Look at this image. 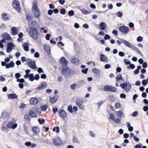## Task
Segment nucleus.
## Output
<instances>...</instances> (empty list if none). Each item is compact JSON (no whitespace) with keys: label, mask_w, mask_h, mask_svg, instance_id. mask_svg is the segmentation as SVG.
I'll use <instances>...</instances> for the list:
<instances>
[{"label":"nucleus","mask_w":148,"mask_h":148,"mask_svg":"<svg viewBox=\"0 0 148 148\" xmlns=\"http://www.w3.org/2000/svg\"><path fill=\"white\" fill-rule=\"evenodd\" d=\"M67 65H62V71H61L62 75L65 76L67 78L69 77L71 75L72 70Z\"/></svg>","instance_id":"f257e3e1"},{"label":"nucleus","mask_w":148,"mask_h":148,"mask_svg":"<svg viewBox=\"0 0 148 148\" xmlns=\"http://www.w3.org/2000/svg\"><path fill=\"white\" fill-rule=\"evenodd\" d=\"M38 30L34 28H30L29 31V36L37 42H38L37 40L38 39Z\"/></svg>","instance_id":"f03ea898"},{"label":"nucleus","mask_w":148,"mask_h":148,"mask_svg":"<svg viewBox=\"0 0 148 148\" xmlns=\"http://www.w3.org/2000/svg\"><path fill=\"white\" fill-rule=\"evenodd\" d=\"M32 10L34 16L36 18L40 16V11L38 9L36 4H34L32 8Z\"/></svg>","instance_id":"7ed1b4c3"},{"label":"nucleus","mask_w":148,"mask_h":148,"mask_svg":"<svg viewBox=\"0 0 148 148\" xmlns=\"http://www.w3.org/2000/svg\"><path fill=\"white\" fill-rule=\"evenodd\" d=\"M122 89H124L126 92H128L131 89L132 86L130 83L125 82L121 83L119 85Z\"/></svg>","instance_id":"20e7f679"},{"label":"nucleus","mask_w":148,"mask_h":148,"mask_svg":"<svg viewBox=\"0 0 148 148\" xmlns=\"http://www.w3.org/2000/svg\"><path fill=\"white\" fill-rule=\"evenodd\" d=\"M13 7L15 9L16 11L18 12L21 11V8L19 2L16 1H14L12 3Z\"/></svg>","instance_id":"39448f33"},{"label":"nucleus","mask_w":148,"mask_h":148,"mask_svg":"<svg viewBox=\"0 0 148 148\" xmlns=\"http://www.w3.org/2000/svg\"><path fill=\"white\" fill-rule=\"evenodd\" d=\"M54 145L56 146H60L62 143V141L61 139L59 137H57L56 139H52Z\"/></svg>","instance_id":"423d86ee"},{"label":"nucleus","mask_w":148,"mask_h":148,"mask_svg":"<svg viewBox=\"0 0 148 148\" xmlns=\"http://www.w3.org/2000/svg\"><path fill=\"white\" fill-rule=\"evenodd\" d=\"M119 39L121 41L122 43L124 44L125 46L130 48L132 49L134 46V45L132 44L128 41L124 39L119 38Z\"/></svg>","instance_id":"0eeeda50"},{"label":"nucleus","mask_w":148,"mask_h":148,"mask_svg":"<svg viewBox=\"0 0 148 148\" xmlns=\"http://www.w3.org/2000/svg\"><path fill=\"white\" fill-rule=\"evenodd\" d=\"M92 72L95 74V76L97 78H99L101 76V72L100 71L96 68H94L92 69Z\"/></svg>","instance_id":"6e6552de"},{"label":"nucleus","mask_w":148,"mask_h":148,"mask_svg":"<svg viewBox=\"0 0 148 148\" xmlns=\"http://www.w3.org/2000/svg\"><path fill=\"white\" fill-rule=\"evenodd\" d=\"M58 112L59 114V116L62 119H64L67 116V114L66 112L63 109H60L58 111Z\"/></svg>","instance_id":"1a4fd4ad"},{"label":"nucleus","mask_w":148,"mask_h":148,"mask_svg":"<svg viewBox=\"0 0 148 148\" xmlns=\"http://www.w3.org/2000/svg\"><path fill=\"white\" fill-rule=\"evenodd\" d=\"M119 29L120 31L125 34L127 33L129 30V28L125 25L119 27Z\"/></svg>","instance_id":"9d476101"},{"label":"nucleus","mask_w":148,"mask_h":148,"mask_svg":"<svg viewBox=\"0 0 148 148\" xmlns=\"http://www.w3.org/2000/svg\"><path fill=\"white\" fill-rule=\"evenodd\" d=\"M47 86V84L46 82H42L36 88V89L38 90L44 89L46 88Z\"/></svg>","instance_id":"9b49d317"},{"label":"nucleus","mask_w":148,"mask_h":148,"mask_svg":"<svg viewBox=\"0 0 148 148\" xmlns=\"http://www.w3.org/2000/svg\"><path fill=\"white\" fill-rule=\"evenodd\" d=\"M6 126L9 128H12L13 130L15 129L17 126V124L16 123H13V121H11L7 124Z\"/></svg>","instance_id":"f8f14e48"},{"label":"nucleus","mask_w":148,"mask_h":148,"mask_svg":"<svg viewBox=\"0 0 148 148\" xmlns=\"http://www.w3.org/2000/svg\"><path fill=\"white\" fill-rule=\"evenodd\" d=\"M31 24L32 27L30 28H34L35 29L38 30L40 27V25L38 23L35 21H32Z\"/></svg>","instance_id":"ddd939ff"},{"label":"nucleus","mask_w":148,"mask_h":148,"mask_svg":"<svg viewBox=\"0 0 148 148\" xmlns=\"http://www.w3.org/2000/svg\"><path fill=\"white\" fill-rule=\"evenodd\" d=\"M100 60L104 62L107 63L108 61V58L103 54H101L100 56Z\"/></svg>","instance_id":"4468645a"},{"label":"nucleus","mask_w":148,"mask_h":148,"mask_svg":"<svg viewBox=\"0 0 148 148\" xmlns=\"http://www.w3.org/2000/svg\"><path fill=\"white\" fill-rule=\"evenodd\" d=\"M58 97L57 95H55L54 97H50V102L52 103H55L58 100Z\"/></svg>","instance_id":"2eb2a0df"},{"label":"nucleus","mask_w":148,"mask_h":148,"mask_svg":"<svg viewBox=\"0 0 148 148\" xmlns=\"http://www.w3.org/2000/svg\"><path fill=\"white\" fill-rule=\"evenodd\" d=\"M30 103L33 105H36L37 104L38 102V99L36 98H32L30 100Z\"/></svg>","instance_id":"dca6fc26"},{"label":"nucleus","mask_w":148,"mask_h":148,"mask_svg":"<svg viewBox=\"0 0 148 148\" xmlns=\"http://www.w3.org/2000/svg\"><path fill=\"white\" fill-rule=\"evenodd\" d=\"M84 103L83 99L81 97H78L77 99V100L75 102L77 106H79V105H81Z\"/></svg>","instance_id":"f3484780"},{"label":"nucleus","mask_w":148,"mask_h":148,"mask_svg":"<svg viewBox=\"0 0 148 148\" xmlns=\"http://www.w3.org/2000/svg\"><path fill=\"white\" fill-rule=\"evenodd\" d=\"M17 98V96L14 93H10L8 95V98L9 99H15Z\"/></svg>","instance_id":"a211bd4d"},{"label":"nucleus","mask_w":148,"mask_h":148,"mask_svg":"<svg viewBox=\"0 0 148 148\" xmlns=\"http://www.w3.org/2000/svg\"><path fill=\"white\" fill-rule=\"evenodd\" d=\"M32 129L34 133L36 134H38L40 132V129L38 126L33 127Z\"/></svg>","instance_id":"6ab92c4d"},{"label":"nucleus","mask_w":148,"mask_h":148,"mask_svg":"<svg viewBox=\"0 0 148 148\" xmlns=\"http://www.w3.org/2000/svg\"><path fill=\"white\" fill-rule=\"evenodd\" d=\"M43 47L44 50L45 52L48 53L49 54L50 53V46L48 45H43Z\"/></svg>","instance_id":"aec40b11"},{"label":"nucleus","mask_w":148,"mask_h":148,"mask_svg":"<svg viewBox=\"0 0 148 148\" xmlns=\"http://www.w3.org/2000/svg\"><path fill=\"white\" fill-rule=\"evenodd\" d=\"M60 62L61 64H63V65H67L68 62L66 60V58L64 57H62L60 60Z\"/></svg>","instance_id":"412c9836"},{"label":"nucleus","mask_w":148,"mask_h":148,"mask_svg":"<svg viewBox=\"0 0 148 148\" xmlns=\"http://www.w3.org/2000/svg\"><path fill=\"white\" fill-rule=\"evenodd\" d=\"M22 46L25 51H29V45L28 43L25 42L24 43L22 44Z\"/></svg>","instance_id":"4be33fe9"},{"label":"nucleus","mask_w":148,"mask_h":148,"mask_svg":"<svg viewBox=\"0 0 148 148\" xmlns=\"http://www.w3.org/2000/svg\"><path fill=\"white\" fill-rule=\"evenodd\" d=\"M85 83V82L83 80H82L78 81L77 82V84L78 87L79 88L82 86Z\"/></svg>","instance_id":"5701e85b"},{"label":"nucleus","mask_w":148,"mask_h":148,"mask_svg":"<svg viewBox=\"0 0 148 148\" xmlns=\"http://www.w3.org/2000/svg\"><path fill=\"white\" fill-rule=\"evenodd\" d=\"M8 116V113L5 110H3L2 113L1 118L3 119L6 118Z\"/></svg>","instance_id":"b1692460"},{"label":"nucleus","mask_w":148,"mask_h":148,"mask_svg":"<svg viewBox=\"0 0 148 148\" xmlns=\"http://www.w3.org/2000/svg\"><path fill=\"white\" fill-rule=\"evenodd\" d=\"M100 29L102 30H104L106 29V24L104 22L100 23L99 24Z\"/></svg>","instance_id":"393cba45"},{"label":"nucleus","mask_w":148,"mask_h":148,"mask_svg":"<svg viewBox=\"0 0 148 148\" xmlns=\"http://www.w3.org/2000/svg\"><path fill=\"white\" fill-rule=\"evenodd\" d=\"M71 62L74 64H79V61L78 59L76 58H73L71 60Z\"/></svg>","instance_id":"a878e982"},{"label":"nucleus","mask_w":148,"mask_h":148,"mask_svg":"<svg viewBox=\"0 0 148 148\" xmlns=\"http://www.w3.org/2000/svg\"><path fill=\"white\" fill-rule=\"evenodd\" d=\"M7 14L5 13H3L1 14V17L2 19L5 21H7L8 20L9 18L8 17H5L7 16Z\"/></svg>","instance_id":"bb28decb"},{"label":"nucleus","mask_w":148,"mask_h":148,"mask_svg":"<svg viewBox=\"0 0 148 148\" xmlns=\"http://www.w3.org/2000/svg\"><path fill=\"white\" fill-rule=\"evenodd\" d=\"M23 35V34L22 32H20L18 34L19 38L17 39V41L19 42H20L23 40V39L22 38Z\"/></svg>","instance_id":"cd10ccee"},{"label":"nucleus","mask_w":148,"mask_h":148,"mask_svg":"<svg viewBox=\"0 0 148 148\" xmlns=\"http://www.w3.org/2000/svg\"><path fill=\"white\" fill-rule=\"evenodd\" d=\"M48 107L47 104H44L43 105H41L40 106V108L41 111H46Z\"/></svg>","instance_id":"c85d7f7f"},{"label":"nucleus","mask_w":148,"mask_h":148,"mask_svg":"<svg viewBox=\"0 0 148 148\" xmlns=\"http://www.w3.org/2000/svg\"><path fill=\"white\" fill-rule=\"evenodd\" d=\"M3 38H5L7 40H10L11 38L9 34L7 33H4L3 35Z\"/></svg>","instance_id":"c756f323"},{"label":"nucleus","mask_w":148,"mask_h":148,"mask_svg":"<svg viewBox=\"0 0 148 148\" xmlns=\"http://www.w3.org/2000/svg\"><path fill=\"white\" fill-rule=\"evenodd\" d=\"M11 30L12 31V35H13L14 36L17 34V30L16 27H12L11 28Z\"/></svg>","instance_id":"7c9ffc66"},{"label":"nucleus","mask_w":148,"mask_h":148,"mask_svg":"<svg viewBox=\"0 0 148 148\" xmlns=\"http://www.w3.org/2000/svg\"><path fill=\"white\" fill-rule=\"evenodd\" d=\"M29 114L30 116L33 118L36 117L37 115L33 111H30L29 112Z\"/></svg>","instance_id":"2f4dec72"},{"label":"nucleus","mask_w":148,"mask_h":148,"mask_svg":"<svg viewBox=\"0 0 148 148\" xmlns=\"http://www.w3.org/2000/svg\"><path fill=\"white\" fill-rule=\"evenodd\" d=\"M81 12L83 14H87L90 13L91 12H89L88 10H87L85 8H83L82 9H80Z\"/></svg>","instance_id":"473e14b6"},{"label":"nucleus","mask_w":148,"mask_h":148,"mask_svg":"<svg viewBox=\"0 0 148 148\" xmlns=\"http://www.w3.org/2000/svg\"><path fill=\"white\" fill-rule=\"evenodd\" d=\"M132 49L134 51H136L137 53L139 54L140 55L142 54V53L134 45Z\"/></svg>","instance_id":"72a5a7b5"},{"label":"nucleus","mask_w":148,"mask_h":148,"mask_svg":"<svg viewBox=\"0 0 148 148\" xmlns=\"http://www.w3.org/2000/svg\"><path fill=\"white\" fill-rule=\"evenodd\" d=\"M110 85H106L103 87V90L104 91L109 92Z\"/></svg>","instance_id":"f704fd0d"},{"label":"nucleus","mask_w":148,"mask_h":148,"mask_svg":"<svg viewBox=\"0 0 148 148\" xmlns=\"http://www.w3.org/2000/svg\"><path fill=\"white\" fill-rule=\"evenodd\" d=\"M28 62L27 63V65H36V63L34 61L31 60V59H29L28 60Z\"/></svg>","instance_id":"c9c22d12"},{"label":"nucleus","mask_w":148,"mask_h":148,"mask_svg":"<svg viewBox=\"0 0 148 148\" xmlns=\"http://www.w3.org/2000/svg\"><path fill=\"white\" fill-rule=\"evenodd\" d=\"M116 90V88L115 87L110 85L109 92H115Z\"/></svg>","instance_id":"e433bc0d"},{"label":"nucleus","mask_w":148,"mask_h":148,"mask_svg":"<svg viewBox=\"0 0 148 148\" xmlns=\"http://www.w3.org/2000/svg\"><path fill=\"white\" fill-rule=\"evenodd\" d=\"M34 77L33 73L29 74V80L31 82H33L34 80Z\"/></svg>","instance_id":"4c0bfd02"},{"label":"nucleus","mask_w":148,"mask_h":148,"mask_svg":"<svg viewBox=\"0 0 148 148\" xmlns=\"http://www.w3.org/2000/svg\"><path fill=\"white\" fill-rule=\"evenodd\" d=\"M26 18L27 21H30L34 18V17L32 16H30L29 14H26Z\"/></svg>","instance_id":"58836bf2"},{"label":"nucleus","mask_w":148,"mask_h":148,"mask_svg":"<svg viewBox=\"0 0 148 148\" xmlns=\"http://www.w3.org/2000/svg\"><path fill=\"white\" fill-rule=\"evenodd\" d=\"M117 113V117L118 118H121L123 115V112L121 110L116 112Z\"/></svg>","instance_id":"ea45409f"},{"label":"nucleus","mask_w":148,"mask_h":148,"mask_svg":"<svg viewBox=\"0 0 148 148\" xmlns=\"http://www.w3.org/2000/svg\"><path fill=\"white\" fill-rule=\"evenodd\" d=\"M68 110L71 113H73V108H72L71 105H70L68 106Z\"/></svg>","instance_id":"a19ab883"},{"label":"nucleus","mask_w":148,"mask_h":148,"mask_svg":"<svg viewBox=\"0 0 148 148\" xmlns=\"http://www.w3.org/2000/svg\"><path fill=\"white\" fill-rule=\"evenodd\" d=\"M53 132L56 131V132L57 133H58L60 132V129L58 126L55 127L53 128Z\"/></svg>","instance_id":"79ce46f5"},{"label":"nucleus","mask_w":148,"mask_h":148,"mask_svg":"<svg viewBox=\"0 0 148 148\" xmlns=\"http://www.w3.org/2000/svg\"><path fill=\"white\" fill-rule=\"evenodd\" d=\"M123 78L122 75L119 74L116 77V80L117 81H119L121 80H122Z\"/></svg>","instance_id":"37998d69"},{"label":"nucleus","mask_w":148,"mask_h":148,"mask_svg":"<svg viewBox=\"0 0 148 148\" xmlns=\"http://www.w3.org/2000/svg\"><path fill=\"white\" fill-rule=\"evenodd\" d=\"M73 140L74 143H76L79 144L80 142L77 139L76 136H73Z\"/></svg>","instance_id":"c03bdc74"},{"label":"nucleus","mask_w":148,"mask_h":148,"mask_svg":"<svg viewBox=\"0 0 148 148\" xmlns=\"http://www.w3.org/2000/svg\"><path fill=\"white\" fill-rule=\"evenodd\" d=\"M124 62L126 65H134L133 64H131L130 61L127 60L126 59L124 60Z\"/></svg>","instance_id":"a18cd8bd"},{"label":"nucleus","mask_w":148,"mask_h":148,"mask_svg":"<svg viewBox=\"0 0 148 148\" xmlns=\"http://www.w3.org/2000/svg\"><path fill=\"white\" fill-rule=\"evenodd\" d=\"M77 86V84L74 83L71 85L70 88L71 89L74 90L76 88V86Z\"/></svg>","instance_id":"49530a36"},{"label":"nucleus","mask_w":148,"mask_h":148,"mask_svg":"<svg viewBox=\"0 0 148 148\" xmlns=\"http://www.w3.org/2000/svg\"><path fill=\"white\" fill-rule=\"evenodd\" d=\"M109 118L110 120H112L113 121L115 119V116L113 113H111L109 115Z\"/></svg>","instance_id":"de8ad7c7"},{"label":"nucleus","mask_w":148,"mask_h":148,"mask_svg":"<svg viewBox=\"0 0 148 148\" xmlns=\"http://www.w3.org/2000/svg\"><path fill=\"white\" fill-rule=\"evenodd\" d=\"M25 80L23 78L18 79H16L17 82L20 83H23L24 82H25Z\"/></svg>","instance_id":"09e8293b"},{"label":"nucleus","mask_w":148,"mask_h":148,"mask_svg":"<svg viewBox=\"0 0 148 148\" xmlns=\"http://www.w3.org/2000/svg\"><path fill=\"white\" fill-rule=\"evenodd\" d=\"M60 12L61 14L64 15L66 14V11L64 8H62L60 10Z\"/></svg>","instance_id":"8fccbe9b"},{"label":"nucleus","mask_w":148,"mask_h":148,"mask_svg":"<svg viewBox=\"0 0 148 148\" xmlns=\"http://www.w3.org/2000/svg\"><path fill=\"white\" fill-rule=\"evenodd\" d=\"M38 121L40 124H42L45 123V120L44 119H39L38 120Z\"/></svg>","instance_id":"3c124183"},{"label":"nucleus","mask_w":148,"mask_h":148,"mask_svg":"<svg viewBox=\"0 0 148 148\" xmlns=\"http://www.w3.org/2000/svg\"><path fill=\"white\" fill-rule=\"evenodd\" d=\"M117 17L121 18L123 16V13L121 11H119L117 13Z\"/></svg>","instance_id":"603ef678"},{"label":"nucleus","mask_w":148,"mask_h":148,"mask_svg":"<svg viewBox=\"0 0 148 148\" xmlns=\"http://www.w3.org/2000/svg\"><path fill=\"white\" fill-rule=\"evenodd\" d=\"M74 12L73 10H71L68 12V15L70 16H72L74 15Z\"/></svg>","instance_id":"864d4df0"},{"label":"nucleus","mask_w":148,"mask_h":148,"mask_svg":"<svg viewBox=\"0 0 148 148\" xmlns=\"http://www.w3.org/2000/svg\"><path fill=\"white\" fill-rule=\"evenodd\" d=\"M88 70V68H86L85 69H82V72L84 74H86L87 73Z\"/></svg>","instance_id":"5fc2aeb1"},{"label":"nucleus","mask_w":148,"mask_h":148,"mask_svg":"<svg viewBox=\"0 0 148 148\" xmlns=\"http://www.w3.org/2000/svg\"><path fill=\"white\" fill-rule=\"evenodd\" d=\"M25 119L26 120L30 121L31 118L30 116L27 114L25 115Z\"/></svg>","instance_id":"6e6d98bb"},{"label":"nucleus","mask_w":148,"mask_h":148,"mask_svg":"<svg viewBox=\"0 0 148 148\" xmlns=\"http://www.w3.org/2000/svg\"><path fill=\"white\" fill-rule=\"evenodd\" d=\"M138 114V111H136L133 112L132 114V115L133 117H136L137 116V114Z\"/></svg>","instance_id":"4d7b16f0"},{"label":"nucleus","mask_w":148,"mask_h":148,"mask_svg":"<svg viewBox=\"0 0 148 148\" xmlns=\"http://www.w3.org/2000/svg\"><path fill=\"white\" fill-rule=\"evenodd\" d=\"M114 120V121L116 123H117L118 124H119L121 122V119H115Z\"/></svg>","instance_id":"13d9d810"},{"label":"nucleus","mask_w":148,"mask_h":148,"mask_svg":"<svg viewBox=\"0 0 148 148\" xmlns=\"http://www.w3.org/2000/svg\"><path fill=\"white\" fill-rule=\"evenodd\" d=\"M142 84L143 86H146L147 84V82L146 79L143 80L142 82Z\"/></svg>","instance_id":"bf43d9fd"},{"label":"nucleus","mask_w":148,"mask_h":148,"mask_svg":"<svg viewBox=\"0 0 148 148\" xmlns=\"http://www.w3.org/2000/svg\"><path fill=\"white\" fill-rule=\"evenodd\" d=\"M29 67L32 69L35 70H36L37 69V67L36 65H29Z\"/></svg>","instance_id":"052dcab7"},{"label":"nucleus","mask_w":148,"mask_h":148,"mask_svg":"<svg viewBox=\"0 0 148 148\" xmlns=\"http://www.w3.org/2000/svg\"><path fill=\"white\" fill-rule=\"evenodd\" d=\"M24 131L26 132L27 134H29V132H28V127L27 126H26V125H25L24 126Z\"/></svg>","instance_id":"680f3d73"},{"label":"nucleus","mask_w":148,"mask_h":148,"mask_svg":"<svg viewBox=\"0 0 148 148\" xmlns=\"http://www.w3.org/2000/svg\"><path fill=\"white\" fill-rule=\"evenodd\" d=\"M143 40V38L141 36H139L137 38V40L138 42H141Z\"/></svg>","instance_id":"e2e57ef3"},{"label":"nucleus","mask_w":148,"mask_h":148,"mask_svg":"<svg viewBox=\"0 0 148 148\" xmlns=\"http://www.w3.org/2000/svg\"><path fill=\"white\" fill-rule=\"evenodd\" d=\"M8 47L10 48L12 47H13L14 46V45L11 42H10L7 45Z\"/></svg>","instance_id":"0e129e2a"},{"label":"nucleus","mask_w":148,"mask_h":148,"mask_svg":"<svg viewBox=\"0 0 148 148\" xmlns=\"http://www.w3.org/2000/svg\"><path fill=\"white\" fill-rule=\"evenodd\" d=\"M110 38V36L108 34H106L104 37V39L105 40H109Z\"/></svg>","instance_id":"69168bd1"},{"label":"nucleus","mask_w":148,"mask_h":148,"mask_svg":"<svg viewBox=\"0 0 148 148\" xmlns=\"http://www.w3.org/2000/svg\"><path fill=\"white\" fill-rule=\"evenodd\" d=\"M21 76V74L18 73H16L15 74V78L17 79H18Z\"/></svg>","instance_id":"338daca9"},{"label":"nucleus","mask_w":148,"mask_h":148,"mask_svg":"<svg viewBox=\"0 0 148 148\" xmlns=\"http://www.w3.org/2000/svg\"><path fill=\"white\" fill-rule=\"evenodd\" d=\"M142 144H140L136 145L134 147L135 148H142Z\"/></svg>","instance_id":"774afa93"}]
</instances>
